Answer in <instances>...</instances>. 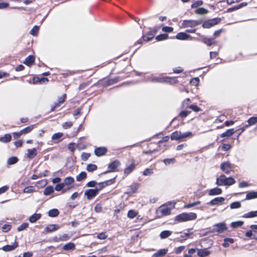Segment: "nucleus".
Returning <instances> with one entry per match:
<instances>
[{
	"instance_id": "nucleus-27",
	"label": "nucleus",
	"mask_w": 257,
	"mask_h": 257,
	"mask_svg": "<svg viewBox=\"0 0 257 257\" xmlns=\"http://www.w3.org/2000/svg\"><path fill=\"white\" fill-rule=\"evenodd\" d=\"M202 42L208 46H211L216 43L215 41L212 38H208L207 37H203Z\"/></svg>"
},
{
	"instance_id": "nucleus-49",
	"label": "nucleus",
	"mask_w": 257,
	"mask_h": 257,
	"mask_svg": "<svg viewBox=\"0 0 257 257\" xmlns=\"http://www.w3.org/2000/svg\"><path fill=\"white\" fill-rule=\"evenodd\" d=\"M257 122V117H252L250 118H249L247 120L248 124L246 125H248V127L250 125H253Z\"/></svg>"
},
{
	"instance_id": "nucleus-2",
	"label": "nucleus",
	"mask_w": 257,
	"mask_h": 257,
	"mask_svg": "<svg viewBox=\"0 0 257 257\" xmlns=\"http://www.w3.org/2000/svg\"><path fill=\"white\" fill-rule=\"evenodd\" d=\"M197 218V214L194 212H184L175 217V221L178 222H185L195 220Z\"/></svg>"
},
{
	"instance_id": "nucleus-5",
	"label": "nucleus",
	"mask_w": 257,
	"mask_h": 257,
	"mask_svg": "<svg viewBox=\"0 0 257 257\" xmlns=\"http://www.w3.org/2000/svg\"><path fill=\"white\" fill-rule=\"evenodd\" d=\"M227 229L225 222H220L213 225V231L217 232L218 233H222Z\"/></svg>"
},
{
	"instance_id": "nucleus-64",
	"label": "nucleus",
	"mask_w": 257,
	"mask_h": 257,
	"mask_svg": "<svg viewBox=\"0 0 257 257\" xmlns=\"http://www.w3.org/2000/svg\"><path fill=\"white\" fill-rule=\"evenodd\" d=\"M190 103V99L189 98H186L182 102V107L184 108L187 107Z\"/></svg>"
},
{
	"instance_id": "nucleus-60",
	"label": "nucleus",
	"mask_w": 257,
	"mask_h": 257,
	"mask_svg": "<svg viewBox=\"0 0 257 257\" xmlns=\"http://www.w3.org/2000/svg\"><path fill=\"white\" fill-rule=\"evenodd\" d=\"M175 162V160L174 158L166 159L163 160V162L166 165L170 164H173Z\"/></svg>"
},
{
	"instance_id": "nucleus-46",
	"label": "nucleus",
	"mask_w": 257,
	"mask_h": 257,
	"mask_svg": "<svg viewBox=\"0 0 257 257\" xmlns=\"http://www.w3.org/2000/svg\"><path fill=\"white\" fill-rule=\"evenodd\" d=\"M97 168V167L96 165L92 164H89L87 166L86 170L88 172H93L95 170H96Z\"/></svg>"
},
{
	"instance_id": "nucleus-8",
	"label": "nucleus",
	"mask_w": 257,
	"mask_h": 257,
	"mask_svg": "<svg viewBox=\"0 0 257 257\" xmlns=\"http://www.w3.org/2000/svg\"><path fill=\"white\" fill-rule=\"evenodd\" d=\"M176 39L180 40H192L193 39H195V38H193L191 37L190 35L184 33V32H180L177 34L176 36Z\"/></svg>"
},
{
	"instance_id": "nucleus-39",
	"label": "nucleus",
	"mask_w": 257,
	"mask_h": 257,
	"mask_svg": "<svg viewBox=\"0 0 257 257\" xmlns=\"http://www.w3.org/2000/svg\"><path fill=\"white\" fill-rule=\"evenodd\" d=\"M65 97H66L65 94H64L63 96H62L61 97H60L58 100V102L57 103H56L55 105L54 106V107H52L51 108V110H54L55 107L59 106L61 105V104L63 103L65 100Z\"/></svg>"
},
{
	"instance_id": "nucleus-53",
	"label": "nucleus",
	"mask_w": 257,
	"mask_h": 257,
	"mask_svg": "<svg viewBox=\"0 0 257 257\" xmlns=\"http://www.w3.org/2000/svg\"><path fill=\"white\" fill-rule=\"evenodd\" d=\"M200 201H197L196 202H193V203H189V204H188L187 205H185L184 206V208H191V207H193L195 206H196V205H198L199 204H200Z\"/></svg>"
},
{
	"instance_id": "nucleus-3",
	"label": "nucleus",
	"mask_w": 257,
	"mask_h": 257,
	"mask_svg": "<svg viewBox=\"0 0 257 257\" xmlns=\"http://www.w3.org/2000/svg\"><path fill=\"white\" fill-rule=\"evenodd\" d=\"M235 180L232 177L226 178L224 175H221L216 179V184L218 186H230L234 184Z\"/></svg>"
},
{
	"instance_id": "nucleus-13",
	"label": "nucleus",
	"mask_w": 257,
	"mask_h": 257,
	"mask_svg": "<svg viewBox=\"0 0 257 257\" xmlns=\"http://www.w3.org/2000/svg\"><path fill=\"white\" fill-rule=\"evenodd\" d=\"M107 149L105 147H98L95 149L94 154L96 156L99 157L105 154Z\"/></svg>"
},
{
	"instance_id": "nucleus-34",
	"label": "nucleus",
	"mask_w": 257,
	"mask_h": 257,
	"mask_svg": "<svg viewBox=\"0 0 257 257\" xmlns=\"http://www.w3.org/2000/svg\"><path fill=\"white\" fill-rule=\"evenodd\" d=\"M75 247V244L73 243L72 242H69L66 244H65L63 247V249L65 250H69L71 249H73Z\"/></svg>"
},
{
	"instance_id": "nucleus-6",
	"label": "nucleus",
	"mask_w": 257,
	"mask_h": 257,
	"mask_svg": "<svg viewBox=\"0 0 257 257\" xmlns=\"http://www.w3.org/2000/svg\"><path fill=\"white\" fill-rule=\"evenodd\" d=\"M99 189H90L86 190L84 192V195L86 196L87 199L90 200L94 197L99 192Z\"/></svg>"
},
{
	"instance_id": "nucleus-26",
	"label": "nucleus",
	"mask_w": 257,
	"mask_h": 257,
	"mask_svg": "<svg viewBox=\"0 0 257 257\" xmlns=\"http://www.w3.org/2000/svg\"><path fill=\"white\" fill-rule=\"evenodd\" d=\"M41 214L39 213H35L29 218V221L31 223H35L40 218Z\"/></svg>"
},
{
	"instance_id": "nucleus-10",
	"label": "nucleus",
	"mask_w": 257,
	"mask_h": 257,
	"mask_svg": "<svg viewBox=\"0 0 257 257\" xmlns=\"http://www.w3.org/2000/svg\"><path fill=\"white\" fill-rule=\"evenodd\" d=\"M225 200L223 197H218L212 199L208 204L211 206L218 205L222 204Z\"/></svg>"
},
{
	"instance_id": "nucleus-32",
	"label": "nucleus",
	"mask_w": 257,
	"mask_h": 257,
	"mask_svg": "<svg viewBox=\"0 0 257 257\" xmlns=\"http://www.w3.org/2000/svg\"><path fill=\"white\" fill-rule=\"evenodd\" d=\"M234 132H235L234 131V129H233V128L229 129V130H227L225 132L222 133L221 135V137L222 138L230 137L231 135H232L234 133Z\"/></svg>"
},
{
	"instance_id": "nucleus-19",
	"label": "nucleus",
	"mask_w": 257,
	"mask_h": 257,
	"mask_svg": "<svg viewBox=\"0 0 257 257\" xmlns=\"http://www.w3.org/2000/svg\"><path fill=\"white\" fill-rule=\"evenodd\" d=\"M59 228V226L56 224H49L45 228V231L50 232L55 231Z\"/></svg>"
},
{
	"instance_id": "nucleus-23",
	"label": "nucleus",
	"mask_w": 257,
	"mask_h": 257,
	"mask_svg": "<svg viewBox=\"0 0 257 257\" xmlns=\"http://www.w3.org/2000/svg\"><path fill=\"white\" fill-rule=\"evenodd\" d=\"M210 253V252L206 249H199L198 251L197 255L200 257H206Z\"/></svg>"
},
{
	"instance_id": "nucleus-41",
	"label": "nucleus",
	"mask_w": 257,
	"mask_h": 257,
	"mask_svg": "<svg viewBox=\"0 0 257 257\" xmlns=\"http://www.w3.org/2000/svg\"><path fill=\"white\" fill-rule=\"evenodd\" d=\"M23 192L25 193H32L36 192V190L34 187L31 186L25 187L23 190Z\"/></svg>"
},
{
	"instance_id": "nucleus-62",
	"label": "nucleus",
	"mask_w": 257,
	"mask_h": 257,
	"mask_svg": "<svg viewBox=\"0 0 257 257\" xmlns=\"http://www.w3.org/2000/svg\"><path fill=\"white\" fill-rule=\"evenodd\" d=\"M90 154L87 153H83L81 154V159L83 161H85L90 157Z\"/></svg>"
},
{
	"instance_id": "nucleus-24",
	"label": "nucleus",
	"mask_w": 257,
	"mask_h": 257,
	"mask_svg": "<svg viewBox=\"0 0 257 257\" xmlns=\"http://www.w3.org/2000/svg\"><path fill=\"white\" fill-rule=\"evenodd\" d=\"M135 168V164L134 162H133L131 165L127 166L124 169V173L126 175L130 174Z\"/></svg>"
},
{
	"instance_id": "nucleus-9",
	"label": "nucleus",
	"mask_w": 257,
	"mask_h": 257,
	"mask_svg": "<svg viewBox=\"0 0 257 257\" xmlns=\"http://www.w3.org/2000/svg\"><path fill=\"white\" fill-rule=\"evenodd\" d=\"M221 169L225 173L229 174L232 171L231 165L228 162L222 163L220 166Z\"/></svg>"
},
{
	"instance_id": "nucleus-18",
	"label": "nucleus",
	"mask_w": 257,
	"mask_h": 257,
	"mask_svg": "<svg viewBox=\"0 0 257 257\" xmlns=\"http://www.w3.org/2000/svg\"><path fill=\"white\" fill-rule=\"evenodd\" d=\"M37 154V150L35 148H33L31 149H28L27 150V156L29 159H33Z\"/></svg>"
},
{
	"instance_id": "nucleus-56",
	"label": "nucleus",
	"mask_w": 257,
	"mask_h": 257,
	"mask_svg": "<svg viewBox=\"0 0 257 257\" xmlns=\"http://www.w3.org/2000/svg\"><path fill=\"white\" fill-rule=\"evenodd\" d=\"M192 234V233H185L183 235L181 236V239H178V241L182 242L183 241H184L186 237H189L190 235Z\"/></svg>"
},
{
	"instance_id": "nucleus-16",
	"label": "nucleus",
	"mask_w": 257,
	"mask_h": 257,
	"mask_svg": "<svg viewBox=\"0 0 257 257\" xmlns=\"http://www.w3.org/2000/svg\"><path fill=\"white\" fill-rule=\"evenodd\" d=\"M222 190L218 187L212 188L209 191L208 195L210 196H215L220 195L222 193Z\"/></svg>"
},
{
	"instance_id": "nucleus-50",
	"label": "nucleus",
	"mask_w": 257,
	"mask_h": 257,
	"mask_svg": "<svg viewBox=\"0 0 257 257\" xmlns=\"http://www.w3.org/2000/svg\"><path fill=\"white\" fill-rule=\"evenodd\" d=\"M110 181H106L103 182H100L98 183V185L99 186V188H97V189H99V190H101L103 188L105 187L106 186H108L109 184V182Z\"/></svg>"
},
{
	"instance_id": "nucleus-61",
	"label": "nucleus",
	"mask_w": 257,
	"mask_h": 257,
	"mask_svg": "<svg viewBox=\"0 0 257 257\" xmlns=\"http://www.w3.org/2000/svg\"><path fill=\"white\" fill-rule=\"evenodd\" d=\"M195 251H196L195 249H194V248L190 249L188 250V253L185 254L184 256V257H192V254H194L195 252Z\"/></svg>"
},
{
	"instance_id": "nucleus-48",
	"label": "nucleus",
	"mask_w": 257,
	"mask_h": 257,
	"mask_svg": "<svg viewBox=\"0 0 257 257\" xmlns=\"http://www.w3.org/2000/svg\"><path fill=\"white\" fill-rule=\"evenodd\" d=\"M86 173L85 172H81L77 177L76 180L77 181H81L86 177Z\"/></svg>"
},
{
	"instance_id": "nucleus-36",
	"label": "nucleus",
	"mask_w": 257,
	"mask_h": 257,
	"mask_svg": "<svg viewBox=\"0 0 257 257\" xmlns=\"http://www.w3.org/2000/svg\"><path fill=\"white\" fill-rule=\"evenodd\" d=\"M11 138V136L10 134H6L3 137L0 138V141L6 143L9 142Z\"/></svg>"
},
{
	"instance_id": "nucleus-45",
	"label": "nucleus",
	"mask_w": 257,
	"mask_h": 257,
	"mask_svg": "<svg viewBox=\"0 0 257 257\" xmlns=\"http://www.w3.org/2000/svg\"><path fill=\"white\" fill-rule=\"evenodd\" d=\"M18 161V159L16 157H12L8 159L7 161V163L9 165H13L17 163Z\"/></svg>"
},
{
	"instance_id": "nucleus-29",
	"label": "nucleus",
	"mask_w": 257,
	"mask_h": 257,
	"mask_svg": "<svg viewBox=\"0 0 257 257\" xmlns=\"http://www.w3.org/2000/svg\"><path fill=\"white\" fill-rule=\"evenodd\" d=\"M234 242V239L232 238H225L224 239V242L222 244V246L224 247L229 246V244H232Z\"/></svg>"
},
{
	"instance_id": "nucleus-51",
	"label": "nucleus",
	"mask_w": 257,
	"mask_h": 257,
	"mask_svg": "<svg viewBox=\"0 0 257 257\" xmlns=\"http://www.w3.org/2000/svg\"><path fill=\"white\" fill-rule=\"evenodd\" d=\"M39 28L38 26H35L30 31V34L33 36H37L39 32Z\"/></svg>"
},
{
	"instance_id": "nucleus-11",
	"label": "nucleus",
	"mask_w": 257,
	"mask_h": 257,
	"mask_svg": "<svg viewBox=\"0 0 257 257\" xmlns=\"http://www.w3.org/2000/svg\"><path fill=\"white\" fill-rule=\"evenodd\" d=\"M120 162L118 160H115L113 162L111 163L108 165V168L109 169V170L107 171L106 173L117 171V168L120 165Z\"/></svg>"
},
{
	"instance_id": "nucleus-12",
	"label": "nucleus",
	"mask_w": 257,
	"mask_h": 257,
	"mask_svg": "<svg viewBox=\"0 0 257 257\" xmlns=\"http://www.w3.org/2000/svg\"><path fill=\"white\" fill-rule=\"evenodd\" d=\"M63 134L62 133H57L52 136V141L53 143L57 144L62 141V138Z\"/></svg>"
},
{
	"instance_id": "nucleus-42",
	"label": "nucleus",
	"mask_w": 257,
	"mask_h": 257,
	"mask_svg": "<svg viewBox=\"0 0 257 257\" xmlns=\"http://www.w3.org/2000/svg\"><path fill=\"white\" fill-rule=\"evenodd\" d=\"M243 224V222L242 221H237L235 222H232L230 224V226L233 228H236L237 227H240L242 226Z\"/></svg>"
},
{
	"instance_id": "nucleus-28",
	"label": "nucleus",
	"mask_w": 257,
	"mask_h": 257,
	"mask_svg": "<svg viewBox=\"0 0 257 257\" xmlns=\"http://www.w3.org/2000/svg\"><path fill=\"white\" fill-rule=\"evenodd\" d=\"M155 34V32L150 31L148 34H147L146 35L143 36V39L144 41H149L154 38Z\"/></svg>"
},
{
	"instance_id": "nucleus-47",
	"label": "nucleus",
	"mask_w": 257,
	"mask_h": 257,
	"mask_svg": "<svg viewBox=\"0 0 257 257\" xmlns=\"http://www.w3.org/2000/svg\"><path fill=\"white\" fill-rule=\"evenodd\" d=\"M193 136L191 132L181 133V141H184L186 138H191Z\"/></svg>"
},
{
	"instance_id": "nucleus-7",
	"label": "nucleus",
	"mask_w": 257,
	"mask_h": 257,
	"mask_svg": "<svg viewBox=\"0 0 257 257\" xmlns=\"http://www.w3.org/2000/svg\"><path fill=\"white\" fill-rule=\"evenodd\" d=\"M220 21L219 18H215L211 20H209L205 22L203 24V27L204 28H209L216 24H217Z\"/></svg>"
},
{
	"instance_id": "nucleus-20",
	"label": "nucleus",
	"mask_w": 257,
	"mask_h": 257,
	"mask_svg": "<svg viewBox=\"0 0 257 257\" xmlns=\"http://www.w3.org/2000/svg\"><path fill=\"white\" fill-rule=\"evenodd\" d=\"M246 5H247V3L246 2H243V3L240 4L239 5H238L237 6H234L233 7L228 9L227 10V12L228 13H229V12H232L233 11L239 9L243 7L246 6Z\"/></svg>"
},
{
	"instance_id": "nucleus-33",
	"label": "nucleus",
	"mask_w": 257,
	"mask_h": 257,
	"mask_svg": "<svg viewBox=\"0 0 257 257\" xmlns=\"http://www.w3.org/2000/svg\"><path fill=\"white\" fill-rule=\"evenodd\" d=\"M54 192V188L51 186L47 187L44 191V194L45 195H49Z\"/></svg>"
},
{
	"instance_id": "nucleus-25",
	"label": "nucleus",
	"mask_w": 257,
	"mask_h": 257,
	"mask_svg": "<svg viewBox=\"0 0 257 257\" xmlns=\"http://www.w3.org/2000/svg\"><path fill=\"white\" fill-rule=\"evenodd\" d=\"M257 217V211H252L250 212H248L242 215V217L243 218H253Z\"/></svg>"
},
{
	"instance_id": "nucleus-17",
	"label": "nucleus",
	"mask_w": 257,
	"mask_h": 257,
	"mask_svg": "<svg viewBox=\"0 0 257 257\" xmlns=\"http://www.w3.org/2000/svg\"><path fill=\"white\" fill-rule=\"evenodd\" d=\"M171 139L172 140L181 141V132L179 131H176L173 132L171 134Z\"/></svg>"
},
{
	"instance_id": "nucleus-14",
	"label": "nucleus",
	"mask_w": 257,
	"mask_h": 257,
	"mask_svg": "<svg viewBox=\"0 0 257 257\" xmlns=\"http://www.w3.org/2000/svg\"><path fill=\"white\" fill-rule=\"evenodd\" d=\"M18 246V242L17 241H15V242L12 245H6L2 247V249L5 251H10L14 250Z\"/></svg>"
},
{
	"instance_id": "nucleus-58",
	"label": "nucleus",
	"mask_w": 257,
	"mask_h": 257,
	"mask_svg": "<svg viewBox=\"0 0 257 257\" xmlns=\"http://www.w3.org/2000/svg\"><path fill=\"white\" fill-rule=\"evenodd\" d=\"M29 225V224L28 223H23L20 226H19L17 228L18 231H21L24 229H25L26 228L28 227Z\"/></svg>"
},
{
	"instance_id": "nucleus-22",
	"label": "nucleus",
	"mask_w": 257,
	"mask_h": 257,
	"mask_svg": "<svg viewBox=\"0 0 257 257\" xmlns=\"http://www.w3.org/2000/svg\"><path fill=\"white\" fill-rule=\"evenodd\" d=\"M168 252V249L163 248L157 251L153 254L154 257H160L165 255Z\"/></svg>"
},
{
	"instance_id": "nucleus-1",
	"label": "nucleus",
	"mask_w": 257,
	"mask_h": 257,
	"mask_svg": "<svg viewBox=\"0 0 257 257\" xmlns=\"http://www.w3.org/2000/svg\"><path fill=\"white\" fill-rule=\"evenodd\" d=\"M175 207V203H169L159 207L156 210V215L158 218L170 214L171 211Z\"/></svg>"
},
{
	"instance_id": "nucleus-15",
	"label": "nucleus",
	"mask_w": 257,
	"mask_h": 257,
	"mask_svg": "<svg viewBox=\"0 0 257 257\" xmlns=\"http://www.w3.org/2000/svg\"><path fill=\"white\" fill-rule=\"evenodd\" d=\"M199 24V23L196 21H184L182 23L183 27H192L196 26Z\"/></svg>"
},
{
	"instance_id": "nucleus-38",
	"label": "nucleus",
	"mask_w": 257,
	"mask_h": 257,
	"mask_svg": "<svg viewBox=\"0 0 257 257\" xmlns=\"http://www.w3.org/2000/svg\"><path fill=\"white\" fill-rule=\"evenodd\" d=\"M241 207V203L239 201H235L232 202L230 205V208L231 209H238Z\"/></svg>"
},
{
	"instance_id": "nucleus-40",
	"label": "nucleus",
	"mask_w": 257,
	"mask_h": 257,
	"mask_svg": "<svg viewBox=\"0 0 257 257\" xmlns=\"http://www.w3.org/2000/svg\"><path fill=\"white\" fill-rule=\"evenodd\" d=\"M250 228L253 234V238L257 239V225H251Z\"/></svg>"
},
{
	"instance_id": "nucleus-31",
	"label": "nucleus",
	"mask_w": 257,
	"mask_h": 257,
	"mask_svg": "<svg viewBox=\"0 0 257 257\" xmlns=\"http://www.w3.org/2000/svg\"><path fill=\"white\" fill-rule=\"evenodd\" d=\"M257 198V192L252 191L248 192L246 195V199L250 200Z\"/></svg>"
},
{
	"instance_id": "nucleus-35",
	"label": "nucleus",
	"mask_w": 257,
	"mask_h": 257,
	"mask_svg": "<svg viewBox=\"0 0 257 257\" xmlns=\"http://www.w3.org/2000/svg\"><path fill=\"white\" fill-rule=\"evenodd\" d=\"M34 125H31L21 130L23 135H26L31 132L34 128Z\"/></svg>"
},
{
	"instance_id": "nucleus-21",
	"label": "nucleus",
	"mask_w": 257,
	"mask_h": 257,
	"mask_svg": "<svg viewBox=\"0 0 257 257\" xmlns=\"http://www.w3.org/2000/svg\"><path fill=\"white\" fill-rule=\"evenodd\" d=\"M34 57L32 55H29L25 59L24 63L28 66H30L34 63Z\"/></svg>"
},
{
	"instance_id": "nucleus-63",
	"label": "nucleus",
	"mask_w": 257,
	"mask_h": 257,
	"mask_svg": "<svg viewBox=\"0 0 257 257\" xmlns=\"http://www.w3.org/2000/svg\"><path fill=\"white\" fill-rule=\"evenodd\" d=\"M11 228V225L10 224H5L2 227V231L6 232L9 231Z\"/></svg>"
},
{
	"instance_id": "nucleus-55",
	"label": "nucleus",
	"mask_w": 257,
	"mask_h": 257,
	"mask_svg": "<svg viewBox=\"0 0 257 257\" xmlns=\"http://www.w3.org/2000/svg\"><path fill=\"white\" fill-rule=\"evenodd\" d=\"M73 125V122L71 121H67L62 124V127L64 129H68Z\"/></svg>"
},
{
	"instance_id": "nucleus-52",
	"label": "nucleus",
	"mask_w": 257,
	"mask_h": 257,
	"mask_svg": "<svg viewBox=\"0 0 257 257\" xmlns=\"http://www.w3.org/2000/svg\"><path fill=\"white\" fill-rule=\"evenodd\" d=\"M168 37V34H161V35L157 36L156 37V39L158 41H162V40H165V39H167Z\"/></svg>"
},
{
	"instance_id": "nucleus-57",
	"label": "nucleus",
	"mask_w": 257,
	"mask_h": 257,
	"mask_svg": "<svg viewBox=\"0 0 257 257\" xmlns=\"http://www.w3.org/2000/svg\"><path fill=\"white\" fill-rule=\"evenodd\" d=\"M154 172L153 169L147 168L143 172V175L144 176H150L153 174Z\"/></svg>"
},
{
	"instance_id": "nucleus-4",
	"label": "nucleus",
	"mask_w": 257,
	"mask_h": 257,
	"mask_svg": "<svg viewBox=\"0 0 257 257\" xmlns=\"http://www.w3.org/2000/svg\"><path fill=\"white\" fill-rule=\"evenodd\" d=\"M151 81L153 82L169 83L171 84L177 82V80L175 78L170 77H154L152 78Z\"/></svg>"
},
{
	"instance_id": "nucleus-37",
	"label": "nucleus",
	"mask_w": 257,
	"mask_h": 257,
	"mask_svg": "<svg viewBox=\"0 0 257 257\" xmlns=\"http://www.w3.org/2000/svg\"><path fill=\"white\" fill-rule=\"evenodd\" d=\"M74 182V179L73 178L71 177H68L64 179L63 184H64V185H69Z\"/></svg>"
},
{
	"instance_id": "nucleus-54",
	"label": "nucleus",
	"mask_w": 257,
	"mask_h": 257,
	"mask_svg": "<svg viewBox=\"0 0 257 257\" xmlns=\"http://www.w3.org/2000/svg\"><path fill=\"white\" fill-rule=\"evenodd\" d=\"M208 12V11L203 8H199L195 10V13L198 14H205Z\"/></svg>"
},
{
	"instance_id": "nucleus-44",
	"label": "nucleus",
	"mask_w": 257,
	"mask_h": 257,
	"mask_svg": "<svg viewBox=\"0 0 257 257\" xmlns=\"http://www.w3.org/2000/svg\"><path fill=\"white\" fill-rule=\"evenodd\" d=\"M172 234V232L169 230H164L160 233L161 238H166Z\"/></svg>"
},
{
	"instance_id": "nucleus-43",
	"label": "nucleus",
	"mask_w": 257,
	"mask_h": 257,
	"mask_svg": "<svg viewBox=\"0 0 257 257\" xmlns=\"http://www.w3.org/2000/svg\"><path fill=\"white\" fill-rule=\"evenodd\" d=\"M59 211L57 209L50 210L48 212V215L50 217H54L59 214Z\"/></svg>"
},
{
	"instance_id": "nucleus-59",
	"label": "nucleus",
	"mask_w": 257,
	"mask_h": 257,
	"mask_svg": "<svg viewBox=\"0 0 257 257\" xmlns=\"http://www.w3.org/2000/svg\"><path fill=\"white\" fill-rule=\"evenodd\" d=\"M199 83V79L198 77L192 78L190 80V83L194 86H197Z\"/></svg>"
},
{
	"instance_id": "nucleus-30",
	"label": "nucleus",
	"mask_w": 257,
	"mask_h": 257,
	"mask_svg": "<svg viewBox=\"0 0 257 257\" xmlns=\"http://www.w3.org/2000/svg\"><path fill=\"white\" fill-rule=\"evenodd\" d=\"M138 214V211H137L135 210H133V209H131L128 211L127 214V216L130 219H133L135 217H136Z\"/></svg>"
}]
</instances>
